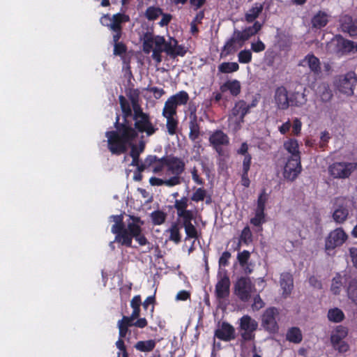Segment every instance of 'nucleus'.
Masks as SVG:
<instances>
[{"mask_svg": "<svg viewBox=\"0 0 357 357\" xmlns=\"http://www.w3.org/2000/svg\"><path fill=\"white\" fill-rule=\"evenodd\" d=\"M134 127L130 121L119 122L117 116L114 123L115 130L107 131V148L113 155H120L125 153L130 145L137 138L139 133H145L150 137L154 135L158 128L153 124L149 114L132 119Z\"/></svg>", "mask_w": 357, "mask_h": 357, "instance_id": "obj_1", "label": "nucleus"}, {"mask_svg": "<svg viewBox=\"0 0 357 357\" xmlns=\"http://www.w3.org/2000/svg\"><path fill=\"white\" fill-rule=\"evenodd\" d=\"M165 38L160 36H154L147 32L144 36L143 51L145 54L152 52L151 57L157 64L162 61V52H164Z\"/></svg>", "mask_w": 357, "mask_h": 357, "instance_id": "obj_2", "label": "nucleus"}, {"mask_svg": "<svg viewBox=\"0 0 357 357\" xmlns=\"http://www.w3.org/2000/svg\"><path fill=\"white\" fill-rule=\"evenodd\" d=\"M258 323L250 315H243L239 319L238 330L241 332V340L244 342L252 341L255 338V331L257 330Z\"/></svg>", "mask_w": 357, "mask_h": 357, "instance_id": "obj_3", "label": "nucleus"}, {"mask_svg": "<svg viewBox=\"0 0 357 357\" xmlns=\"http://www.w3.org/2000/svg\"><path fill=\"white\" fill-rule=\"evenodd\" d=\"M348 239L343 228L337 227L329 232L325 238L324 248L328 255L337 248L341 247Z\"/></svg>", "mask_w": 357, "mask_h": 357, "instance_id": "obj_4", "label": "nucleus"}, {"mask_svg": "<svg viewBox=\"0 0 357 357\" xmlns=\"http://www.w3.org/2000/svg\"><path fill=\"white\" fill-rule=\"evenodd\" d=\"M279 315V310L275 307H270L266 309L261 315L262 328L270 334L275 335L279 331V325L277 317Z\"/></svg>", "mask_w": 357, "mask_h": 357, "instance_id": "obj_5", "label": "nucleus"}, {"mask_svg": "<svg viewBox=\"0 0 357 357\" xmlns=\"http://www.w3.org/2000/svg\"><path fill=\"white\" fill-rule=\"evenodd\" d=\"M356 169V162H335L328 167V172L335 178H347Z\"/></svg>", "mask_w": 357, "mask_h": 357, "instance_id": "obj_6", "label": "nucleus"}, {"mask_svg": "<svg viewBox=\"0 0 357 357\" xmlns=\"http://www.w3.org/2000/svg\"><path fill=\"white\" fill-rule=\"evenodd\" d=\"M142 231V229L140 225L128 222L127 228H126L124 225L121 233L115 236V241L121 245L131 248L133 236H136L138 234L141 233Z\"/></svg>", "mask_w": 357, "mask_h": 357, "instance_id": "obj_7", "label": "nucleus"}, {"mask_svg": "<svg viewBox=\"0 0 357 357\" xmlns=\"http://www.w3.org/2000/svg\"><path fill=\"white\" fill-rule=\"evenodd\" d=\"M357 82V76L354 71H350L344 75H340L335 82L337 90L345 95L352 96L354 87Z\"/></svg>", "mask_w": 357, "mask_h": 357, "instance_id": "obj_8", "label": "nucleus"}, {"mask_svg": "<svg viewBox=\"0 0 357 357\" xmlns=\"http://www.w3.org/2000/svg\"><path fill=\"white\" fill-rule=\"evenodd\" d=\"M348 335V330L343 326H337L331 335V343L333 348L340 353H344L349 349V346L344 341Z\"/></svg>", "mask_w": 357, "mask_h": 357, "instance_id": "obj_9", "label": "nucleus"}, {"mask_svg": "<svg viewBox=\"0 0 357 357\" xmlns=\"http://www.w3.org/2000/svg\"><path fill=\"white\" fill-rule=\"evenodd\" d=\"M208 142L218 155L223 156V147L229 144V137L222 130H215L210 135Z\"/></svg>", "mask_w": 357, "mask_h": 357, "instance_id": "obj_10", "label": "nucleus"}, {"mask_svg": "<svg viewBox=\"0 0 357 357\" xmlns=\"http://www.w3.org/2000/svg\"><path fill=\"white\" fill-rule=\"evenodd\" d=\"M167 158L163 159L167 172L173 175L172 177H176L178 180V185L181 183V175L184 172L185 163L183 159L174 155H168Z\"/></svg>", "mask_w": 357, "mask_h": 357, "instance_id": "obj_11", "label": "nucleus"}, {"mask_svg": "<svg viewBox=\"0 0 357 357\" xmlns=\"http://www.w3.org/2000/svg\"><path fill=\"white\" fill-rule=\"evenodd\" d=\"M252 284L250 280L245 277L238 278L234 285V292L243 302H247L251 297Z\"/></svg>", "mask_w": 357, "mask_h": 357, "instance_id": "obj_12", "label": "nucleus"}, {"mask_svg": "<svg viewBox=\"0 0 357 357\" xmlns=\"http://www.w3.org/2000/svg\"><path fill=\"white\" fill-rule=\"evenodd\" d=\"M230 284V280L227 273L218 275V282L215 286V295L219 303L229 297Z\"/></svg>", "mask_w": 357, "mask_h": 357, "instance_id": "obj_13", "label": "nucleus"}, {"mask_svg": "<svg viewBox=\"0 0 357 357\" xmlns=\"http://www.w3.org/2000/svg\"><path fill=\"white\" fill-rule=\"evenodd\" d=\"M301 171V159L287 158L284 167L283 176L286 180L293 182L297 178Z\"/></svg>", "mask_w": 357, "mask_h": 357, "instance_id": "obj_14", "label": "nucleus"}, {"mask_svg": "<svg viewBox=\"0 0 357 357\" xmlns=\"http://www.w3.org/2000/svg\"><path fill=\"white\" fill-rule=\"evenodd\" d=\"M130 21V17L124 13H116L112 18L109 15H104L101 19L103 25L109 26L112 31L122 29L121 24Z\"/></svg>", "mask_w": 357, "mask_h": 357, "instance_id": "obj_15", "label": "nucleus"}, {"mask_svg": "<svg viewBox=\"0 0 357 357\" xmlns=\"http://www.w3.org/2000/svg\"><path fill=\"white\" fill-rule=\"evenodd\" d=\"M215 337L225 342L233 340L236 337L235 328L228 322L223 321L218 325V328L215 331Z\"/></svg>", "mask_w": 357, "mask_h": 357, "instance_id": "obj_16", "label": "nucleus"}, {"mask_svg": "<svg viewBox=\"0 0 357 357\" xmlns=\"http://www.w3.org/2000/svg\"><path fill=\"white\" fill-rule=\"evenodd\" d=\"M298 66L307 67L310 71L317 76L321 73V62L318 57L314 54H307L298 63Z\"/></svg>", "mask_w": 357, "mask_h": 357, "instance_id": "obj_17", "label": "nucleus"}, {"mask_svg": "<svg viewBox=\"0 0 357 357\" xmlns=\"http://www.w3.org/2000/svg\"><path fill=\"white\" fill-rule=\"evenodd\" d=\"M249 112L248 103L245 100H241L234 104L231 109V117L234 118L236 124L240 126L244 122V118Z\"/></svg>", "mask_w": 357, "mask_h": 357, "instance_id": "obj_18", "label": "nucleus"}, {"mask_svg": "<svg viewBox=\"0 0 357 357\" xmlns=\"http://www.w3.org/2000/svg\"><path fill=\"white\" fill-rule=\"evenodd\" d=\"M274 100L278 109L286 110L289 107V96L285 86H280L275 89Z\"/></svg>", "mask_w": 357, "mask_h": 357, "instance_id": "obj_19", "label": "nucleus"}, {"mask_svg": "<svg viewBox=\"0 0 357 357\" xmlns=\"http://www.w3.org/2000/svg\"><path fill=\"white\" fill-rule=\"evenodd\" d=\"M341 30L347 33L350 36H357V20H354L351 16L345 15L340 20Z\"/></svg>", "mask_w": 357, "mask_h": 357, "instance_id": "obj_20", "label": "nucleus"}, {"mask_svg": "<svg viewBox=\"0 0 357 357\" xmlns=\"http://www.w3.org/2000/svg\"><path fill=\"white\" fill-rule=\"evenodd\" d=\"M280 284L282 289V296L287 298L291 294L294 288V279L290 273L284 272L281 273Z\"/></svg>", "mask_w": 357, "mask_h": 357, "instance_id": "obj_21", "label": "nucleus"}, {"mask_svg": "<svg viewBox=\"0 0 357 357\" xmlns=\"http://www.w3.org/2000/svg\"><path fill=\"white\" fill-rule=\"evenodd\" d=\"M337 48L342 54L357 52V43L340 36L337 38Z\"/></svg>", "mask_w": 357, "mask_h": 357, "instance_id": "obj_22", "label": "nucleus"}, {"mask_svg": "<svg viewBox=\"0 0 357 357\" xmlns=\"http://www.w3.org/2000/svg\"><path fill=\"white\" fill-rule=\"evenodd\" d=\"M189 129V139L192 142H195L201 135L200 125L197 120V116L195 114H191L190 116Z\"/></svg>", "mask_w": 357, "mask_h": 357, "instance_id": "obj_23", "label": "nucleus"}, {"mask_svg": "<svg viewBox=\"0 0 357 357\" xmlns=\"http://www.w3.org/2000/svg\"><path fill=\"white\" fill-rule=\"evenodd\" d=\"M220 89L222 93L229 91L233 96H237L241 93V83L236 79L227 80L220 86Z\"/></svg>", "mask_w": 357, "mask_h": 357, "instance_id": "obj_24", "label": "nucleus"}, {"mask_svg": "<svg viewBox=\"0 0 357 357\" xmlns=\"http://www.w3.org/2000/svg\"><path fill=\"white\" fill-rule=\"evenodd\" d=\"M284 149L291 154L288 158L301 159L298 142L296 139H289L283 144Z\"/></svg>", "mask_w": 357, "mask_h": 357, "instance_id": "obj_25", "label": "nucleus"}, {"mask_svg": "<svg viewBox=\"0 0 357 357\" xmlns=\"http://www.w3.org/2000/svg\"><path fill=\"white\" fill-rule=\"evenodd\" d=\"M329 20V15L324 11H318L312 18L311 24L313 28L320 29L326 26Z\"/></svg>", "mask_w": 357, "mask_h": 357, "instance_id": "obj_26", "label": "nucleus"}, {"mask_svg": "<svg viewBox=\"0 0 357 357\" xmlns=\"http://www.w3.org/2000/svg\"><path fill=\"white\" fill-rule=\"evenodd\" d=\"M128 96L130 98L132 106L133 114L132 113L131 116H132V119L147 114V113L143 112L141 106L138 103V92L137 90L131 91Z\"/></svg>", "mask_w": 357, "mask_h": 357, "instance_id": "obj_27", "label": "nucleus"}, {"mask_svg": "<svg viewBox=\"0 0 357 357\" xmlns=\"http://www.w3.org/2000/svg\"><path fill=\"white\" fill-rule=\"evenodd\" d=\"M349 209L347 206L340 205L333 213L332 218L337 224H343L348 218Z\"/></svg>", "mask_w": 357, "mask_h": 357, "instance_id": "obj_28", "label": "nucleus"}, {"mask_svg": "<svg viewBox=\"0 0 357 357\" xmlns=\"http://www.w3.org/2000/svg\"><path fill=\"white\" fill-rule=\"evenodd\" d=\"M264 9V3L256 2L245 15V20L248 23H252L259 16Z\"/></svg>", "mask_w": 357, "mask_h": 357, "instance_id": "obj_29", "label": "nucleus"}, {"mask_svg": "<svg viewBox=\"0 0 357 357\" xmlns=\"http://www.w3.org/2000/svg\"><path fill=\"white\" fill-rule=\"evenodd\" d=\"M135 319L130 317L123 316V318L118 321L119 334L121 338H124L128 331V327L134 326L133 321Z\"/></svg>", "mask_w": 357, "mask_h": 357, "instance_id": "obj_30", "label": "nucleus"}, {"mask_svg": "<svg viewBox=\"0 0 357 357\" xmlns=\"http://www.w3.org/2000/svg\"><path fill=\"white\" fill-rule=\"evenodd\" d=\"M307 102V97L304 92L295 91L289 96V106L301 107Z\"/></svg>", "mask_w": 357, "mask_h": 357, "instance_id": "obj_31", "label": "nucleus"}, {"mask_svg": "<svg viewBox=\"0 0 357 357\" xmlns=\"http://www.w3.org/2000/svg\"><path fill=\"white\" fill-rule=\"evenodd\" d=\"M169 99L177 108L178 106L186 105L190 99V97L185 91H180L176 94L171 96Z\"/></svg>", "mask_w": 357, "mask_h": 357, "instance_id": "obj_32", "label": "nucleus"}, {"mask_svg": "<svg viewBox=\"0 0 357 357\" xmlns=\"http://www.w3.org/2000/svg\"><path fill=\"white\" fill-rule=\"evenodd\" d=\"M149 183L153 186H161L165 185L168 187H173L178 185V180L176 177H170L168 179L163 180L157 177H151Z\"/></svg>", "mask_w": 357, "mask_h": 357, "instance_id": "obj_33", "label": "nucleus"}, {"mask_svg": "<svg viewBox=\"0 0 357 357\" xmlns=\"http://www.w3.org/2000/svg\"><path fill=\"white\" fill-rule=\"evenodd\" d=\"M237 43L231 37L227 40L225 45L223 46L220 56L221 57H226L229 55L234 54L238 48L239 45H237Z\"/></svg>", "mask_w": 357, "mask_h": 357, "instance_id": "obj_34", "label": "nucleus"}, {"mask_svg": "<svg viewBox=\"0 0 357 357\" xmlns=\"http://www.w3.org/2000/svg\"><path fill=\"white\" fill-rule=\"evenodd\" d=\"M344 282H348L347 286V295L349 299L353 302L357 301V280L352 279L350 277L349 278H344Z\"/></svg>", "mask_w": 357, "mask_h": 357, "instance_id": "obj_35", "label": "nucleus"}, {"mask_svg": "<svg viewBox=\"0 0 357 357\" xmlns=\"http://www.w3.org/2000/svg\"><path fill=\"white\" fill-rule=\"evenodd\" d=\"M286 338L290 342L298 344L303 340L301 331L298 327H291L288 330Z\"/></svg>", "mask_w": 357, "mask_h": 357, "instance_id": "obj_36", "label": "nucleus"}, {"mask_svg": "<svg viewBox=\"0 0 357 357\" xmlns=\"http://www.w3.org/2000/svg\"><path fill=\"white\" fill-rule=\"evenodd\" d=\"M120 106L123 112V121L128 122V118L132 116V109L130 107L129 102L122 95L119 98Z\"/></svg>", "mask_w": 357, "mask_h": 357, "instance_id": "obj_37", "label": "nucleus"}, {"mask_svg": "<svg viewBox=\"0 0 357 357\" xmlns=\"http://www.w3.org/2000/svg\"><path fill=\"white\" fill-rule=\"evenodd\" d=\"M110 219L114 222V224L112 226L111 231L115 236L119 234L123 229L124 225L123 215H112L109 217Z\"/></svg>", "mask_w": 357, "mask_h": 357, "instance_id": "obj_38", "label": "nucleus"}, {"mask_svg": "<svg viewBox=\"0 0 357 357\" xmlns=\"http://www.w3.org/2000/svg\"><path fill=\"white\" fill-rule=\"evenodd\" d=\"M250 158L247 157V158L243 159L241 174V184L246 188L249 187L250 183V181L248 178V172L250 169Z\"/></svg>", "mask_w": 357, "mask_h": 357, "instance_id": "obj_39", "label": "nucleus"}, {"mask_svg": "<svg viewBox=\"0 0 357 357\" xmlns=\"http://www.w3.org/2000/svg\"><path fill=\"white\" fill-rule=\"evenodd\" d=\"M156 342L154 340H149L145 341H138L135 344V348L141 352L152 351L155 347Z\"/></svg>", "mask_w": 357, "mask_h": 357, "instance_id": "obj_40", "label": "nucleus"}, {"mask_svg": "<svg viewBox=\"0 0 357 357\" xmlns=\"http://www.w3.org/2000/svg\"><path fill=\"white\" fill-rule=\"evenodd\" d=\"M181 226L178 222H173L168 229L169 233V239L175 243H179L181 241V235L180 233Z\"/></svg>", "mask_w": 357, "mask_h": 357, "instance_id": "obj_41", "label": "nucleus"}, {"mask_svg": "<svg viewBox=\"0 0 357 357\" xmlns=\"http://www.w3.org/2000/svg\"><path fill=\"white\" fill-rule=\"evenodd\" d=\"M196 213L193 211H190L183 213H178L177 215V222L181 227L187 225L188 224L192 223V220H195Z\"/></svg>", "mask_w": 357, "mask_h": 357, "instance_id": "obj_42", "label": "nucleus"}, {"mask_svg": "<svg viewBox=\"0 0 357 357\" xmlns=\"http://www.w3.org/2000/svg\"><path fill=\"white\" fill-rule=\"evenodd\" d=\"M318 90L322 102H328L332 99L333 94L328 84L322 83Z\"/></svg>", "mask_w": 357, "mask_h": 357, "instance_id": "obj_43", "label": "nucleus"}, {"mask_svg": "<svg viewBox=\"0 0 357 357\" xmlns=\"http://www.w3.org/2000/svg\"><path fill=\"white\" fill-rule=\"evenodd\" d=\"M142 305V298L140 295L135 296L130 301V307L132 308V312L130 316L131 318L137 319L140 316V306Z\"/></svg>", "mask_w": 357, "mask_h": 357, "instance_id": "obj_44", "label": "nucleus"}, {"mask_svg": "<svg viewBox=\"0 0 357 357\" xmlns=\"http://www.w3.org/2000/svg\"><path fill=\"white\" fill-rule=\"evenodd\" d=\"M327 317L329 321L334 323H340L342 321L345 317L342 310L337 307L330 309L328 312Z\"/></svg>", "mask_w": 357, "mask_h": 357, "instance_id": "obj_45", "label": "nucleus"}, {"mask_svg": "<svg viewBox=\"0 0 357 357\" xmlns=\"http://www.w3.org/2000/svg\"><path fill=\"white\" fill-rule=\"evenodd\" d=\"M188 198L187 197H182L180 199H176L174 204V208L176 211V215L178 213H183L191 210L188 209Z\"/></svg>", "mask_w": 357, "mask_h": 357, "instance_id": "obj_46", "label": "nucleus"}, {"mask_svg": "<svg viewBox=\"0 0 357 357\" xmlns=\"http://www.w3.org/2000/svg\"><path fill=\"white\" fill-rule=\"evenodd\" d=\"M238 69L239 65L236 62H223L218 66V71L221 73H232Z\"/></svg>", "mask_w": 357, "mask_h": 357, "instance_id": "obj_47", "label": "nucleus"}, {"mask_svg": "<svg viewBox=\"0 0 357 357\" xmlns=\"http://www.w3.org/2000/svg\"><path fill=\"white\" fill-rule=\"evenodd\" d=\"M261 27L262 24L259 22L255 21L252 26L246 27L242 31L243 32L245 39L248 40L250 37L257 34L261 30Z\"/></svg>", "mask_w": 357, "mask_h": 357, "instance_id": "obj_48", "label": "nucleus"}, {"mask_svg": "<svg viewBox=\"0 0 357 357\" xmlns=\"http://www.w3.org/2000/svg\"><path fill=\"white\" fill-rule=\"evenodd\" d=\"M177 114V108L174 106V105L171 102V100L168 98L165 102V105L162 109V115L164 117L167 116H176Z\"/></svg>", "mask_w": 357, "mask_h": 357, "instance_id": "obj_49", "label": "nucleus"}, {"mask_svg": "<svg viewBox=\"0 0 357 357\" xmlns=\"http://www.w3.org/2000/svg\"><path fill=\"white\" fill-rule=\"evenodd\" d=\"M165 118L167 119L166 127L168 133L170 135H174L176 133L178 125V121L176 116H167Z\"/></svg>", "mask_w": 357, "mask_h": 357, "instance_id": "obj_50", "label": "nucleus"}, {"mask_svg": "<svg viewBox=\"0 0 357 357\" xmlns=\"http://www.w3.org/2000/svg\"><path fill=\"white\" fill-rule=\"evenodd\" d=\"M151 218L153 225H160L165 222L167 215L165 212L157 210L151 213Z\"/></svg>", "mask_w": 357, "mask_h": 357, "instance_id": "obj_51", "label": "nucleus"}, {"mask_svg": "<svg viewBox=\"0 0 357 357\" xmlns=\"http://www.w3.org/2000/svg\"><path fill=\"white\" fill-rule=\"evenodd\" d=\"M162 14L161 8L153 6L149 7L145 13L146 17L150 21L155 20Z\"/></svg>", "mask_w": 357, "mask_h": 357, "instance_id": "obj_52", "label": "nucleus"}, {"mask_svg": "<svg viewBox=\"0 0 357 357\" xmlns=\"http://www.w3.org/2000/svg\"><path fill=\"white\" fill-rule=\"evenodd\" d=\"M252 59V54L250 50H241L238 54V61L241 63H249Z\"/></svg>", "mask_w": 357, "mask_h": 357, "instance_id": "obj_53", "label": "nucleus"}, {"mask_svg": "<svg viewBox=\"0 0 357 357\" xmlns=\"http://www.w3.org/2000/svg\"><path fill=\"white\" fill-rule=\"evenodd\" d=\"M185 229V232L186 234L185 239L190 238H198V231L196 227L192 224H188L187 225L183 227Z\"/></svg>", "mask_w": 357, "mask_h": 357, "instance_id": "obj_54", "label": "nucleus"}, {"mask_svg": "<svg viewBox=\"0 0 357 357\" xmlns=\"http://www.w3.org/2000/svg\"><path fill=\"white\" fill-rule=\"evenodd\" d=\"M268 200L267 195L266 193L265 190H263L262 192L259 194L257 199V204L255 211H261V213H264L266 203Z\"/></svg>", "mask_w": 357, "mask_h": 357, "instance_id": "obj_55", "label": "nucleus"}, {"mask_svg": "<svg viewBox=\"0 0 357 357\" xmlns=\"http://www.w3.org/2000/svg\"><path fill=\"white\" fill-rule=\"evenodd\" d=\"M265 222V213L255 211V217L251 218L250 223L255 227H261Z\"/></svg>", "mask_w": 357, "mask_h": 357, "instance_id": "obj_56", "label": "nucleus"}, {"mask_svg": "<svg viewBox=\"0 0 357 357\" xmlns=\"http://www.w3.org/2000/svg\"><path fill=\"white\" fill-rule=\"evenodd\" d=\"M240 241L248 245L252 241V232L248 226L245 227L240 235Z\"/></svg>", "mask_w": 357, "mask_h": 357, "instance_id": "obj_57", "label": "nucleus"}, {"mask_svg": "<svg viewBox=\"0 0 357 357\" xmlns=\"http://www.w3.org/2000/svg\"><path fill=\"white\" fill-rule=\"evenodd\" d=\"M342 285V278L340 274L337 273L333 279L331 290L334 294H338L340 291V288Z\"/></svg>", "mask_w": 357, "mask_h": 357, "instance_id": "obj_58", "label": "nucleus"}, {"mask_svg": "<svg viewBox=\"0 0 357 357\" xmlns=\"http://www.w3.org/2000/svg\"><path fill=\"white\" fill-rule=\"evenodd\" d=\"M155 303V294L152 296H148L145 301L142 303V305L143 306V308L145 310H147L149 309V305H151L150 312L151 315L153 316V312H154V305Z\"/></svg>", "mask_w": 357, "mask_h": 357, "instance_id": "obj_59", "label": "nucleus"}, {"mask_svg": "<svg viewBox=\"0 0 357 357\" xmlns=\"http://www.w3.org/2000/svg\"><path fill=\"white\" fill-rule=\"evenodd\" d=\"M131 148L130 151V155H135V154L137 156H139L140 154L144 151L145 148V144L144 142H140L139 144V146H137L135 144H133V142L131 145H130L128 147Z\"/></svg>", "mask_w": 357, "mask_h": 357, "instance_id": "obj_60", "label": "nucleus"}, {"mask_svg": "<svg viewBox=\"0 0 357 357\" xmlns=\"http://www.w3.org/2000/svg\"><path fill=\"white\" fill-rule=\"evenodd\" d=\"M206 192L202 188H197L195 192L192 194L191 199L193 202H199L203 201L206 197Z\"/></svg>", "mask_w": 357, "mask_h": 357, "instance_id": "obj_61", "label": "nucleus"}, {"mask_svg": "<svg viewBox=\"0 0 357 357\" xmlns=\"http://www.w3.org/2000/svg\"><path fill=\"white\" fill-rule=\"evenodd\" d=\"M178 41L174 38H171L169 42H167L165 40L164 43V52H166L171 57L172 56L174 52V47L177 45Z\"/></svg>", "mask_w": 357, "mask_h": 357, "instance_id": "obj_62", "label": "nucleus"}, {"mask_svg": "<svg viewBox=\"0 0 357 357\" xmlns=\"http://www.w3.org/2000/svg\"><path fill=\"white\" fill-rule=\"evenodd\" d=\"M116 346L120 351V352L117 354V357H120L121 354H122V357H128V353L123 338L119 337V340L116 342Z\"/></svg>", "mask_w": 357, "mask_h": 357, "instance_id": "obj_63", "label": "nucleus"}, {"mask_svg": "<svg viewBox=\"0 0 357 357\" xmlns=\"http://www.w3.org/2000/svg\"><path fill=\"white\" fill-rule=\"evenodd\" d=\"M231 38L239 45V47H241L244 42L248 40L245 39V36L243 35V32L242 31L236 30L234 31V33Z\"/></svg>", "mask_w": 357, "mask_h": 357, "instance_id": "obj_64", "label": "nucleus"}]
</instances>
